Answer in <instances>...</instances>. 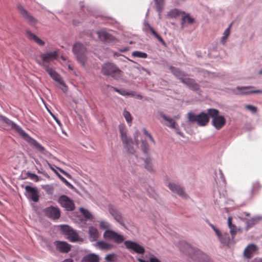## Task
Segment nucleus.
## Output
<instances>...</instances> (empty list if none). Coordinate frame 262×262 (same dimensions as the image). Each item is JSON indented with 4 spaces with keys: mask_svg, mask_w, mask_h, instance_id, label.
<instances>
[{
    "mask_svg": "<svg viewBox=\"0 0 262 262\" xmlns=\"http://www.w3.org/2000/svg\"><path fill=\"white\" fill-rule=\"evenodd\" d=\"M60 180L64 183V182L67 181L66 179H64L62 176L60 178H59Z\"/></svg>",
    "mask_w": 262,
    "mask_h": 262,
    "instance_id": "obj_55",
    "label": "nucleus"
},
{
    "mask_svg": "<svg viewBox=\"0 0 262 262\" xmlns=\"http://www.w3.org/2000/svg\"><path fill=\"white\" fill-rule=\"evenodd\" d=\"M143 132L145 135L148 137L149 140L154 143L155 144V141L152 137V136L148 132V131L145 128H143Z\"/></svg>",
    "mask_w": 262,
    "mask_h": 262,
    "instance_id": "obj_47",
    "label": "nucleus"
},
{
    "mask_svg": "<svg viewBox=\"0 0 262 262\" xmlns=\"http://www.w3.org/2000/svg\"><path fill=\"white\" fill-rule=\"evenodd\" d=\"M25 190L27 193V197L28 199L32 200L34 202H37L39 201V192L37 189L30 186H26Z\"/></svg>",
    "mask_w": 262,
    "mask_h": 262,
    "instance_id": "obj_16",
    "label": "nucleus"
},
{
    "mask_svg": "<svg viewBox=\"0 0 262 262\" xmlns=\"http://www.w3.org/2000/svg\"><path fill=\"white\" fill-rule=\"evenodd\" d=\"M161 117L167 122L166 125L171 128L176 129L177 127L178 124L176 123L175 121L171 118L167 117L163 113L160 114Z\"/></svg>",
    "mask_w": 262,
    "mask_h": 262,
    "instance_id": "obj_27",
    "label": "nucleus"
},
{
    "mask_svg": "<svg viewBox=\"0 0 262 262\" xmlns=\"http://www.w3.org/2000/svg\"><path fill=\"white\" fill-rule=\"evenodd\" d=\"M61 230L63 233L67 236V238L71 242L82 241L77 232L68 225L61 226Z\"/></svg>",
    "mask_w": 262,
    "mask_h": 262,
    "instance_id": "obj_7",
    "label": "nucleus"
},
{
    "mask_svg": "<svg viewBox=\"0 0 262 262\" xmlns=\"http://www.w3.org/2000/svg\"><path fill=\"white\" fill-rule=\"evenodd\" d=\"M64 184L68 186H71V184L67 180L64 182Z\"/></svg>",
    "mask_w": 262,
    "mask_h": 262,
    "instance_id": "obj_60",
    "label": "nucleus"
},
{
    "mask_svg": "<svg viewBox=\"0 0 262 262\" xmlns=\"http://www.w3.org/2000/svg\"><path fill=\"white\" fill-rule=\"evenodd\" d=\"M60 180L64 183V182L67 181L66 179H64L62 176L60 178H59Z\"/></svg>",
    "mask_w": 262,
    "mask_h": 262,
    "instance_id": "obj_59",
    "label": "nucleus"
},
{
    "mask_svg": "<svg viewBox=\"0 0 262 262\" xmlns=\"http://www.w3.org/2000/svg\"><path fill=\"white\" fill-rule=\"evenodd\" d=\"M60 180L64 183V182L67 181L66 179H64L62 176L60 178H59Z\"/></svg>",
    "mask_w": 262,
    "mask_h": 262,
    "instance_id": "obj_58",
    "label": "nucleus"
},
{
    "mask_svg": "<svg viewBox=\"0 0 262 262\" xmlns=\"http://www.w3.org/2000/svg\"><path fill=\"white\" fill-rule=\"evenodd\" d=\"M109 212L117 222L121 225H124V222L122 215L117 209L113 207H110Z\"/></svg>",
    "mask_w": 262,
    "mask_h": 262,
    "instance_id": "obj_21",
    "label": "nucleus"
},
{
    "mask_svg": "<svg viewBox=\"0 0 262 262\" xmlns=\"http://www.w3.org/2000/svg\"><path fill=\"white\" fill-rule=\"evenodd\" d=\"M245 107L246 109L249 110L250 111H251L253 113H255L257 112V107L255 106L248 104V105H245Z\"/></svg>",
    "mask_w": 262,
    "mask_h": 262,
    "instance_id": "obj_46",
    "label": "nucleus"
},
{
    "mask_svg": "<svg viewBox=\"0 0 262 262\" xmlns=\"http://www.w3.org/2000/svg\"><path fill=\"white\" fill-rule=\"evenodd\" d=\"M115 254H110L106 256L105 259L107 262H114L116 260Z\"/></svg>",
    "mask_w": 262,
    "mask_h": 262,
    "instance_id": "obj_41",
    "label": "nucleus"
},
{
    "mask_svg": "<svg viewBox=\"0 0 262 262\" xmlns=\"http://www.w3.org/2000/svg\"><path fill=\"white\" fill-rule=\"evenodd\" d=\"M141 148L144 153L146 154H148L149 151V147L146 141H143L142 142Z\"/></svg>",
    "mask_w": 262,
    "mask_h": 262,
    "instance_id": "obj_40",
    "label": "nucleus"
},
{
    "mask_svg": "<svg viewBox=\"0 0 262 262\" xmlns=\"http://www.w3.org/2000/svg\"><path fill=\"white\" fill-rule=\"evenodd\" d=\"M100 227L102 229H107L103 233V237L106 239L113 240L115 243L120 244L124 241V237L122 235L119 234L117 232L112 230H108L110 227V225L104 221L100 222Z\"/></svg>",
    "mask_w": 262,
    "mask_h": 262,
    "instance_id": "obj_1",
    "label": "nucleus"
},
{
    "mask_svg": "<svg viewBox=\"0 0 262 262\" xmlns=\"http://www.w3.org/2000/svg\"><path fill=\"white\" fill-rule=\"evenodd\" d=\"M254 87L253 86H237L236 87V90L239 91L238 93H237V94L238 95H248L252 94H262V91L261 90H251L248 91L249 89H253Z\"/></svg>",
    "mask_w": 262,
    "mask_h": 262,
    "instance_id": "obj_18",
    "label": "nucleus"
},
{
    "mask_svg": "<svg viewBox=\"0 0 262 262\" xmlns=\"http://www.w3.org/2000/svg\"><path fill=\"white\" fill-rule=\"evenodd\" d=\"M16 9L18 13L31 26L34 27L37 24L36 19L23 6L20 4L16 6Z\"/></svg>",
    "mask_w": 262,
    "mask_h": 262,
    "instance_id": "obj_8",
    "label": "nucleus"
},
{
    "mask_svg": "<svg viewBox=\"0 0 262 262\" xmlns=\"http://www.w3.org/2000/svg\"><path fill=\"white\" fill-rule=\"evenodd\" d=\"M54 244L56 249L61 253H68L71 250V246L66 242L56 241Z\"/></svg>",
    "mask_w": 262,
    "mask_h": 262,
    "instance_id": "obj_19",
    "label": "nucleus"
},
{
    "mask_svg": "<svg viewBox=\"0 0 262 262\" xmlns=\"http://www.w3.org/2000/svg\"><path fill=\"white\" fill-rule=\"evenodd\" d=\"M97 245L99 249L101 250H108L113 248V245L111 244L106 243L104 241H99L97 243Z\"/></svg>",
    "mask_w": 262,
    "mask_h": 262,
    "instance_id": "obj_29",
    "label": "nucleus"
},
{
    "mask_svg": "<svg viewBox=\"0 0 262 262\" xmlns=\"http://www.w3.org/2000/svg\"><path fill=\"white\" fill-rule=\"evenodd\" d=\"M138 97H139V98H140V99H141V98H142V96H141V95H139V96H138Z\"/></svg>",
    "mask_w": 262,
    "mask_h": 262,
    "instance_id": "obj_64",
    "label": "nucleus"
},
{
    "mask_svg": "<svg viewBox=\"0 0 262 262\" xmlns=\"http://www.w3.org/2000/svg\"><path fill=\"white\" fill-rule=\"evenodd\" d=\"M196 255H197V256H198V255H201V256H202V257H204V256H205V255H204V254H202L201 253V252H200V251H196Z\"/></svg>",
    "mask_w": 262,
    "mask_h": 262,
    "instance_id": "obj_54",
    "label": "nucleus"
},
{
    "mask_svg": "<svg viewBox=\"0 0 262 262\" xmlns=\"http://www.w3.org/2000/svg\"><path fill=\"white\" fill-rule=\"evenodd\" d=\"M23 138L26 140L31 146L34 147L37 150L40 152L41 153H45L46 150L45 148L42 146L36 140L33 139L26 132L24 133L21 136Z\"/></svg>",
    "mask_w": 262,
    "mask_h": 262,
    "instance_id": "obj_10",
    "label": "nucleus"
},
{
    "mask_svg": "<svg viewBox=\"0 0 262 262\" xmlns=\"http://www.w3.org/2000/svg\"><path fill=\"white\" fill-rule=\"evenodd\" d=\"M169 189L173 192L177 193L180 196L186 199L187 195L185 192L183 188L178 184L174 182H170L168 185Z\"/></svg>",
    "mask_w": 262,
    "mask_h": 262,
    "instance_id": "obj_15",
    "label": "nucleus"
},
{
    "mask_svg": "<svg viewBox=\"0 0 262 262\" xmlns=\"http://www.w3.org/2000/svg\"><path fill=\"white\" fill-rule=\"evenodd\" d=\"M83 262H99V258L97 255L90 254L83 257Z\"/></svg>",
    "mask_w": 262,
    "mask_h": 262,
    "instance_id": "obj_28",
    "label": "nucleus"
},
{
    "mask_svg": "<svg viewBox=\"0 0 262 262\" xmlns=\"http://www.w3.org/2000/svg\"><path fill=\"white\" fill-rule=\"evenodd\" d=\"M58 56V52L57 51L42 53L40 56L42 61H37V62L42 67L41 64H48L49 62L56 59Z\"/></svg>",
    "mask_w": 262,
    "mask_h": 262,
    "instance_id": "obj_9",
    "label": "nucleus"
},
{
    "mask_svg": "<svg viewBox=\"0 0 262 262\" xmlns=\"http://www.w3.org/2000/svg\"><path fill=\"white\" fill-rule=\"evenodd\" d=\"M209 117L208 113L201 112L198 115L192 112H189L187 114L188 121L191 123H196L200 126H205L209 123Z\"/></svg>",
    "mask_w": 262,
    "mask_h": 262,
    "instance_id": "obj_3",
    "label": "nucleus"
},
{
    "mask_svg": "<svg viewBox=\"0 0 262 262\" xmlns=\"http://www.w3.org/2000/svg\"><path fill=\"white\" fill-rule=\"evenodd\" d=\"M124 245L127 249L132 250L136 253L143 254L145 252L144 247L136 242L126 241L124 242Z\"/></svg>",
    "mask_w": 262,
    "mask_h": 262,
    "instance_id": "obj_14",
    "label": "nucleus"
},
{
    "mask_svg": "<svg viewBox=\"0 0 262 262\" xmlns=\"http://www.w3.org/2000/svg\"><path fill=\"white\" fill-rule=\"evenodd\" d=\"M228 38V37L223 35V37L221 38V42L224 45L226 41V39Z\"/></svg>",
    "mask_w": 262,
    "mask_h": 262,
    "instance_id": "obj_52",
    "label": "nucleus"
},
{
    "mask_svg": "<svg viewBox=\"0 0 262 262\" xmlns=\"http://www.w3.org/2000/svg\"><path fill=\"white\" fill-rule=\"evenodd\" d=\"M42 67L46 70L50 77L59 84L64 85V83L60 76L48 64H41Z\"/></svg>",
    "mask_w": 262,
    "mask_h": 262,
    "instance_id": "obj_13",
    "label": "nucleus"
},
{
    "mask_svg": "<svg viewBox=\"0 0 262 262\" xmlns=\"http://www.w3.org/2000/svg\"><path fill=\"white\" fill-rule=\"evenodd\" d=\"M58 169L60 172L62 173L63 174H64L66 176H67L68 178H69V179L71 178V176L69 173H68V172H67L66 171L63 170V169H62L60 168H58Z\"/></svg>",
    "mask_w": 262,
    "mask_h": 262,
    "instance_id": "obj_50",
    "label": "nucleus"
},
{
    "mask_svg": "<svg viewBox=\"0 0 262 262\" xmlns=\"http://www.w3.org/2000/svg\"><path fill=\"white\" fill-rule=\"evenodd\" d=\"M72 51L78 62L84 67L88 59V51L85 46L80 42H76L73 45Z\"/></svg>",
    "mask_w": 262,
    "mask_h": 262,
    "instance_id": "obj_2",
    "label": "nucleus"
},
{
    "mask_svg": "<svg viewBox=\"0 0 262 262\" xmlns=\"http://www.w3.org/2000/svg\"><path fill=\"white\" fill-rule=\"evenodd\" d=\"M60 180L64 183V182L67 181L66 179H64L62 176L60 178H59Z\"/></svg>",
    "mask_w": 262,
    "mask_h": 262,
    "instance_id": "obj_56",
    "label": "nucleus"
},
{
    "mask_svg": "<svg viewBox=\"0 0 262 262\" xmlns=\"http://www.w3.org/2000/svg\"><path fill=\"white\" fill-rule=\"evenodd\" d=\"M261 186L259 182H255L253 183L252 188V193H254L261 188Z\"/></svg>",
    "mask_w": 262,
    "mask_h": 262,
    "instance_id": "obj_43",
    "label": "nucleus"
},
{
    "mask_svg": "<svg viewBox=\"0 0 262 262\" xmlns=\"http://www.w3.org/2000/svg\"><path fill=\"white\" fill-rule=\"evenodd\" d=\"M43 212L48 217L55 220L60 216V211L58 208L51 206L43 210Z\"/></svg>",
    "mask_w": 262,
    "mask_h": 262,
    "instance_id": "obj_11",
    "label": "nucleus"
},
{
    "mask_svg": "<svg viewBox=\"0 0 262 262\" xmlns=\"http://www.w3.org/2000/svg\"><path fill=\"white\" fill-rule=\"evenodd\" d=\"M89 233L91 241L94 242L97 240L99 237V232L97 228L91 226L89 228Z\"/></svg>",
    "mask_w": 262,
    "mask_h": 262,
    "instance_id": "obj_26",
    "label": "nucleus"
},
{
    "mask_svg": "<svg viewBox=\"0 0 262 262\" xmlns=\"http://www.w3.org/2000/svg\"><path fill=\"white\" fill-rule=\"evenodd\" d=\"M157 11L160 13L162 12L164 0H155Z\"/></svg>",
    "mask_w": 262,
    "mask_h": 262,
    "instance_id": "obj_34",
    "label": "nucleus"
},
{
    "mask_svg": "<svg viewBox=\"0 0 262 262\" xmlns=\"http://www.w3.org/2000/svg\"><path fill=\"white\" fill-rule=\"evenodd\" d=\"M232 217L231 216L228 217V225L229 226V228H230V233L233 238L234 235L236 233V226L232 224Z\"/></svg>",
    "mask_w": 262,
    "mask_h": 262,
    "instance_id": "obj_31",
    "label": "nucleus"
},
{
    "mask_svg": "<svg viewBox=\"0 0 262 262\" xmlns=\"http://www.w3.org/2000/svg\"><path fill=\"white\" fill-rule=\"evenodd\" d=\"M123 116L127 122L130 124L132 123L133 118L130 113L125 110L123 112Z\"/></svg>",
    "mask_w": 262,
    "mask_h": 262,
    "instance_id": "obj_38",
    "label": "nucleus"
},
{
    "mask_svg": "<svg viewBox=\"0 0 262 262\" xmlns=\"http://www.w3.org/2000/svg\"><path fill=\"white\" fill-rule=\"evenodd\" d=\"M97 33L99 38L103 41L109 42L114 39V37L104 30L98 31Z\"/></svg>",
    "mask_w": 262,
    "mask_h": 262,
    "instance_id": "obj_20",
    "label": "nucleus"
},
{
    "mask_svg": "<svg viewBox=\"0 0 262 262\" xmlns=\"http://www.w3.org/2000/svg\"><path fill=\"white\" fill-rule=\"evenodd\" d=\"M147 27L148 28V29L150 30V31L151 32V33H152V34L161 42L162 43L163 45H165V41L163 39V38H162V37L159 35L156 32V31L154 30V29L151 27L149 24H147Z\"/></svg>",
    "mask_w": 262,
    "mask_h": 262,
    "instance_id": "obj_30",
    "label": "nucleus"
},
{
    "mask_svg": "<svg viewBox=\"0 0 262 262\" xmlns=\"http://www.w3.org/2000/svg\"><path fill=\"white\" fill-rule=\"evenodd\" d=\"M212 229H213V230L215 231V232L216 233V235H217V236L219 237V239H220V241H221V242L222 243H226L227 242V241H224L223 240V238L222 237V234L220 232V231L217 229H216L214 226H212Z\"/></svg>",
    "mask_w": 262,
    "mask_h": 262,
    "instance_id": "obj_42",
    "label": "nucleus"
},
{
    "mask_svg": "<svg viewBox=\"0 0 262 262\" xmlns=\"http://www.w3.org/2000/svg\"><path fill=\"white\" fill-rule=\"evenodd\" d=\"M113 88V90L118 93L119 94H120V95H123V96H126V95H127V96H134V92H127L126 90H119V89H118L116 88Z\"/></svg>",
    "mask_w": 262,
    "mask_h": 262,
    "instance_id": "obj_33",
    "label": "nucleus"
},
{
    "mask_svg": "<svg viewBox=\"0 0 262 262\" xmlns=\"http://www.w3.org/2000/svg\"><path fill=\"white\" fill-rule=\"evenodd\" d=\"M136 143L137 145H138L139 144V140L138 139H135Z\"/></svg>",
    "mask_w": 262,
    "mask_h": 262,
    "instance_id": "obj_63",
    "label": "nucleus"
},
{
    "mask_svg": "<svg viewBox=\"0 0 262 262\" xmlns=\"http://www.w3.org/2000/svg\"><path fill=\"white\" fill-rule=\"evenodd\" d=\"M119 131L121 135V139L125 147L127 148L130 154H134L135 150L132 146V139L127 136V131L123 125L119 126Z\"/></svg>",
    "mask_w": 262,
    "mask_h": 262,
    "instance_id": "obj_6",
    "label": "nucleus"
},
{
    "mask_svg": "<svg viewBox=\"0 0 262 262\" xmlns=\"http://www.w3.org/2000/svg\"><path fill=\"white\" fill-rule=\"evenodd\" d=\"M26 174L29 178L36 182H38L39 181L38 176L35 173H32L30 171H28Z\"/></svg>",
    "mask_w": 262,
    "mask_h": 262,
    "instance_id": "obj_39",
    "label": "nucleus"
},
{
    "mask_svg": "<svg viewBox=\"0 0 262 262\" xmlns=\"http://www.w3.org/2000/svg\"><path fill=\"white\" fill-rule=\"evenodd\" d=\"M180 14V12L177 9L171 10L168 12V16L170 17H176Z\"/></svg>",
    "mask_w": 262,
    "mask_h": 262,
    "instance_id": "obj_44",
    "label": "nucleus"
},
{
    "mask_svg": "<svg viewBox=\"0 0 262 262\" xmlns=\"http://www.w3.org/2000/svg\"><path fill=\"white\" fill-rule=\"evenodd\" d=\"M256 250V247L254 244L248 245L244 251V256L247 258H250L252 256V253Z\"/></svg>",
    "mask_w": 262,
    "mask_h": 262,
    "instance_id": "obj_25",
    "label": "nucleus"
},
{
    "mask_svg": "<svg viewBox=\"0 0 262 262\" xmlns=\"http://www.w3.org/2000/svg\"><path fill=\"white\" fill-rule=\"evenodd\" d=\"M62 262H73V260L71 258H67L64 260Z\"/></svg>",
    "mask_w": 262,
    "mask_h": 262,
    "instance_id": "obj_53",
    "label": "nucleus"
},
{
    "mask_svg": "<svg viewBox=\"0 0 262 262\" xmlns=\"http://www.w3.org/2000/svg\"><path fill=\"white\" fill-rule=\"evenodd\" d=\"M26 34L27 35V37L29 39L33 40L34 42H35L37 44L40 46H43L45 45V42L40 39L39 37H38L35 34L32 33L29 30H26Z\"/></svg>",
    "mask_w": 262,
    "mask_h": 262,
    "instance_id": "obj_23",
    "label": "nucleus"
},
{
    "mask_svg": "<svg viewBox=\"0 0 262 262\" xmlns=\"http://www.w3.org/2000/svg\"><path fill=\"white\" fill-rule=\"evenodd\" d=\"M58 203L68 211H73L75 209V204L73 200L67 195L60 196L58 199Z\"/></svg>",
    "mask_w": 262,
    "mask_h": 262,
    "instance_id": "obj_12",
    "label": "nucleus"
},
{
    "mask_svg": "<svg viewBox=\"0 0 262 262\" xmlns=\"http://www.w3.org/2000/svg\"><path fill=\"white\" fill-rule=\"evenodd\" d=\"M207 112L212 118V124L217 129H221L226 124V119L223 116H219V111L215 108H209Z\"/></svg>",
    "mask_w": 262,
    "mask_h": 262,
    "instance_id": "obj_5",
    "label": "nucleus"
},
{
    "mask_svg": "<svg viewBox=\"0 0 262 262\" xmlns=\"http://www.w3.org/2000/svg\"><path fill=\"white\" fill-rule=\"evenodd\" d=\"M182 82L192 90L195 91L199 89V84L193 79L186 77L182 79Z\"/></svg>",
    "mask_w": 262,
    "mask_h": 262,
    "instance_id": "obj_22",
    "label": "nucleus"
},
{
    "mask_svg": "<svg viewBox=\"0 0 262 262\" xmlns=\"http://www.w3.org/2000/svg\"><path fill=\"white\" fill-rule=\"evenodd\" d=\"M169 69L170 70L171 72L172 73V74L178 79L181 80V81L182 82V79H185L186 77L185 76H186V74L184 72L182 71L180 69L178 68H176L174 67L171 66L169 68Z\"/></svg>",
    "mask_w": 262,
    "mask_h": 262,
    "instance_id": "obj_24",
    "label": "nucleus"
},
{
    "mask_svg": "<svg viewBox=\"0 0 262 262\" xmlns=\"http://www.w3.org/2000/svg\"><path fill=\"white\" fill-rule=\"evenodd\" d=\"M1 120L5 122L8 126H10L12 129L16 130L21 136H22L25 132L18 125L16 124L13 121L6 118L5 116H1Z\"/></svg>",
    "mask_w": 262,
    "mask_h": 262,
    "instance_id": "obj_17",
    "label": "nucleus"
},
{
    "mask_svg": "<svg viewBox=\"0 0 262 262\" xmlns=\"http://www.w3.org/2000/svg\"><path fill=\"white\" fill-rule=\"evenodd\" d=\"M80 211L83 215L87 219L91 220L92 219L93 216L91 213L86 209L81 208L80 209Z\"/></svg>",
    "mask_w": 262,
    "mask_h": 262,
    "instance_id": "obj_37",
    "label": "nucleus"
},
{
    "mask_svg": "<svg viewBox=\"0 0 262 262\" xmlns=\"http://www.w3.org/2000/svg\"><path fill=\"white\" fill-rule=\"evenodd\" d=\"M102 73L105 76H111L116 79L120 78L122 72L114 63L107 62L104 63L101 68Z\"/></svg>",
    "mask_w": 262,
    "mask_h": 262,
    "instance_id": "obj_4",
    "label": "nucleus"
},
{
    "mask_svg": "<svg viewBox=\"0 0 262 262\" xmlns=\"http://www.w3.org/2000/svg\"><path fill=\"white\" fill-rule=\"evenodd\" d=\"M55 172L56 173V174L57 175L58 177L59 178L61 177V175H60L59 173H58L56 170H55L54 169H53Z\"/></svg>",
    "mask_w": 262,
    "mask_h": 262,
    "instance_id": "obj_61",
    "label": "nucleus"
},
{
    "mask_svg": "<svg viewBox=\"0 0 262 262\" xmlns=\"http://www.w3.org/2000/svg\"><path fill=\"white\" fill-rule=\"evenodd\" d=\"M144 162L145 168L149 171H151L152 170L151 159L150 158H147L145 160Z\"/></svg>",
    "mask_w": 262,
    "mask_h": 262,
    "instance_id": "obj_36",
    "label": "nucleus"
},
{
    "mask_svg": "<svg viewBox=\"0 0 262 262\" xmlns=\"http://www.w3.org/2000/svg\"><path fill=\"white\" fill-rule=\"evenodd\" d=\"M243 215L249 216L250 215L249 213L246 212H243L242 214Z\"/></svg>",
    "mask_w": 262,
    "mask_h": 262,
    "instance_id": "obj_62",
    "label": "nucleus"
},
{
    "mask_svg": "<svg viewBox=\"0 0 262 262\" xmlns=\"http://www.w3.org/2000/svg\"><path fill=\"white\" fill-rule=\"evenodd\" d=\"M186 22L189 24H192L194 22V19L191 17L189 14H187L182 18V26H183L184 24Z\"/></svg>",
    "mask_w": 262,
    "mask_h": 262,
    "instance_id": "obj_32",
    "label": "nucleus"
},
{
    "mask_svg": "<svg viewBox=\"0 0 262 262\" xmlns=\"http://www.w3.org/2000/svg\"><path fill=\"white\" fill-rule=\"evenodd\" d=\"M60 180L64 183V182L67 181L66 179H64L62 176L60 178H59Z\"/></svg>",
    "mask_w": 262,
    "mask_h": 262,
    "instance_id": "obj_57",
    "label": "nucleus"
},
{
    "mask_svg": "<svg viewBox=\"0 0 262 262\" xmlns=\"http://www.w3.org/2000/svg\"><path fill=\"white\" fill-rule=\"evenodd\" d=\"M222 237L223 238V240L224 241H227V242L226 243H223L224 245H227L229 243V237H227L225 236H223L222 235Z\"/></svg>",
    "mask_w": 262,
    "mask_h": 262,
    "instance_id": "obj_51",
    "label": "nucleus"
},
{
    "mask_svg": "<svg viewBox=\"0 0 262 262\" xmlns=\"http://www.w3.org/2000/svg\"><path fill=\"white\" fill-rule=\"evenodd\" d=\"M132 56L135 57L146 58L147 57V54L144 52L136 51L132 53Z\"/></svg>",
    "mask_w": 262,
    "mask_h": 262,
    "instance_id": "obj_35",
    "label": "nucleus"
},
{
    "mask_svg": "<svg viewBox=\"0 0 262 262\" xmlns=\"http://www.w3.org/2000/svg\"><path fill=\"white\" fill-rule=\"evenodd\" d=\"M232 24H230V26L227 28L224 32L223 35L228 37L230 34V29Z\"/></svg>",
    "mask_w": 262,
    "mask_h": 262,
    "instance_id": "obj_49",
    "label": "nucleus"
},
{
    "mask_svg": "<svg viewBox=\"0 0 262 262\" xmlns=\"http://www.w3.org/2000/svg\"><path fill=\"white\" fill-rule=\"evenodd\" d=\"M137 260L139 262H161L155 256L151 257L149 260V261H145L140 258H138Z\"/></svg>",
    "mask_w": 262,
    "mask_h": 262,
    "instance_id": "obj_45",
    "label": "nucleus"
},
{
    "mask_svg": "<svg viewBox=\"0 0 262 262\" xmlns=\"http://www.w3.org/2000/svg\"><path fill=\"white\" fill-rule=\"evenodd\" d=\"M51 115L53 117V118L54 119L55 121L57 122V123L59 125V126H62V124L61 122L59 121V120L51 112H50Z\"/></svg>",
    "mask_w": 262,
    "mask_h": 262,
    "instance_id": "obj_48",
    "label": "nucleus"
}]
</instances>
